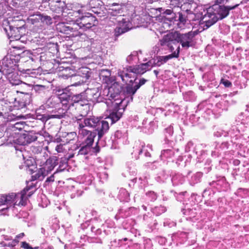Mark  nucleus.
<instances>
[{"label":"nucleus","instance_id":"nucleus-1","mask_svg":"<svg viewBox=\"0 0 249 249\" xmlns=\"http://www.w3.org/2000/svg\"><path fill=\"white\" fill-rule=\"evenodd\" d=\"M239 5L238 4L232 6H225L218 4L209 7L205 12L202 20L205 22L206 28L214 24L218 19L226 18L229 14V11L234 9Z\"/></svg>","mask_w":249,"mask_h":249},{"label":"nucleus","instance_id":"nucleus-2","mask_svg":"<svg viewBox=\"0 0 249 249\" xmlns=\"http://www.w3.org/2000/svg\"><path fill=\"white\" fill-rule=\"evenodd\" d=\"M107 84L103 90V95L107 96L106 100L108 99L107 102H113L112 100H115V99H120L119 94L122 92L123 89V84L119 81H117V79H104Z\"/></svg>","mask_w":249,"mask_h":249},{"label":"nucleus","instance_id":"nucleus-3","mask_svg":"<svg viewBox=\"0 0 249 249\" xmlns=\"http://www.w3.org/2000/svg\"><path fill=\"white\" fill-rule=\"evenodd\" d=\"M19 55L7 54L2 60V65H0V78L12 72L19 61ZM1 62H0V64Z\"/></svg>","mask_w":249,"mask_h":249},{"label":"nucleus","instance_id":"nucleus-4","mask_svg":"<svg viewBox=\"0 0 249 249\" xmlns=\"http://www.w3.org/2000/svg\"><path fill=\"white\" fill-rule=\"evenodd\" d=\"M155 64V61L153 59L150 60L148 62L135 66L134 68L130 67L129 69L119 72L121 78L134 77L132 73L136 75L142 74L147 71L149 70Z\"/></svg>","mask_w":249,"mask_h":249},{"label":"nucleus","instance_id":"nucleus-5","mask_svg":"<svg viewBox=\"0 0 249 249\" xmlns=\"http://www.w3.org/2000/svg\"><path fill=\"white\" fill-rule=\"evenodd\" d=\"M123 100L115 99L113 102H106L108 108L112 110L109 116L106 119L111 121L113 124L118 121L122 117L123 112L124 110V106L122 105Z\"/></svg>","mask_w":249,"mask_h":249},{"label":"nucleus","instance_id":"nucleus-6","mask_svg":"<svg viewBox=\"0 0 249 249\" xmlns=\"http://www.w3.org/2000/svg\"><path fill=\"white\" fill-rule=\"evenodd\" d=\"M85 124L89 125L90 128H95L97 132L98 140L107 133L109 128L107 121L100 120L95 118H86Z\"/></svg>","mask_w":249,"mask_h":249},{"label":"nucleus","instance_id":"nucleus-7","mask_svg":"<svg viewBox=\"0 0 249 249\" xmlns=\"http://www.w3.org/2000/svg\"><path fill=\"white\" fill-rule=\"evenodd\" d=\"M59 99L63 105H68L69 107L71 106H73L74 103H80V105L83 106L84 104H86V102H87L84 92L76 94L72 93L67 94L63 92L60 94Z\"/></svg>","mask_w":249,"mask_h":249},{"label":"nucleus","instance_id":"nucleus-8","mask_svg":"<svg viewBox=\"0 0 249 249\" xmlns=\"http://www.w3.org/2000/svg\"><path fill=\"white\" fill-rule=\"evenodd\" d=\"M77 24H75L74 21L70 23L60 22L56 24L57 30L62 33L69 35L70 36L76 37L83 35L80 31L77 30Z\"/></svg>","mask_w":249,"mask_h":249},{"label":"nucleus","instance_id":"nucleus-9","mask_svg":"<svg viewBox=\"0 0 249 249\" xmlns=\"http://www.w3.org/2000/svg\"><path fill=\"white\" fill-rule=\"evenodd\" d=\"M96 18L91 14L87 13L85 16L77 19L74 21L75 24H77V30L79 29L86 30L90 29L95 25Z\"/></svg>","mask_w":249,"mask_h":249},{"label":"nucleus","instance_id":"nucleus-10","mask_svg":"<svg viewBox=\"0 0 249 249\" xmlns=\"http://www.w3.org/2000/svg\"><path fill=\"white\" fill-rule=\"evenodd\" d=\"M146 81L145 79L139 80V79H134L133 81L131 80L129 83L124 87L122 92L124 95L126 96H130L131 100H133L132 96L136 93L141 86L143 85Z\"/></svg>","mask_w":249,"mask_h":249},{"label":"nucleus","instance_id":"nucleus-11","mask_svg":"<svg viewBox=\"0 0 249 249\" xmlns=\"http://www.w3.org/2000/svg\"><path fill=\"white\" fill-rule=\"evenodd\" d=\"M25 164L27 172L32 175V180H42L45 176H47V173H45L42 168L37 169L32 160H27Z\"/></svg>","mask_w":249,"mask_h":249},{"label":"nucleus","instance_id":"nucleus-12","mask_svg":"<svg viewBox=\"0 0 249 249\" xmlns=\"http://www.w3.org/2000/svg\"><path fill=\"white\" fill-rule=\"evenodd\" d=\"M178 32L170 33L164 36L163 38L160 40V44L162 46H167L171 52H173L175 49L173 45L176 46L177 48L179 46L178 44Z\"/></svg>","mask_w":249,"mask_h":249},{"label":"nucleus","instance_id":"nucleus-13","mask_svg":"<svg viewBox=\"0 0 249 249\" xmlns=\"http://www.w3.org/2000/svg\"><path fill=\"white\" fill-rule=\"evenodd\" d=\"M2 25L3 29L8 38L12 39L11 41H13L15 39L18 40L20 39L21 37L20 30L22 29V27H14L10 25L9 21L7 20L4 21Z\"/></svg>","mask_w":249,"mask_h":249},{"label":"nucleus","instance_id":"nucleus-14","mask_svg":"<svg viewBox=\"0 0 249 249\" xmlns=\"http://www.w3.org/2000/svg\"><path fill=\"white\" fill-rule=\"evenodd\" d=\"M43 137L39 133H29L20 135L17 139V143L19 145H25L32 142L38 140L42 142Z\"/></svg>","mask_w":249,"mask_h":249},{"label":"nucleus","instance_id":"nucleus-15","mask_svg":"<svg viewBox=\"0 0 249 249\" xmlns=\"http://www.w3.org/2000/svg\"><path fill=\"white\" fill-rule=\"evenodd\" d=\"M197 34L196 31H191L185 34L178 32V44L180 42L183 48H189L192 46L193 38Z\"/></svg>","mask_w":249,"mask_h":249},{"label":"nucleus","instance_id":"nucleus-16","mask_svg":"<svg viewBox=\"0 0 249 249\" xmlns=\"http://www.w3.org/2000/svg\"><path fill=\"white\" fill-rule=\"evenodd\" d=\"M118 25L115 29V33L117 36L124 33L131 29V24L129 19L124 18L121 15L117 18Z\"/></svg>","mask_w":249,"mask_h":249},{"label":"nucleus","instance_id":"nucleus-17","mask_svg":"<svg viewBox=\"0 0 249 249\" xmlns=\"http://www.w3.org/2000/svg\"><path fill=\"white\" fill-rule=\"evenodd\" d=\"M18 195H16L14 193H11L8 195H2L0 196V205H6V207H4L1 209V210H4L5 209H8L9 207L11 206L16 199L18 197Z\"/></svg>","mask_w":249,"mask_h":249},{"label":"nucleus","instance_id":"nucleus-18","mask_svg":"<svg viewBox=\"0 0 249 249\" xmlns=\"http://www.w3.org/2000/svg\"><path fill=\"white\" fill-rule=\"evenodd\" d=\"M180 51V47L178 46L176 51L173 52L172 53L165 56H160L158 58V65L160 66L161 64L166 62L168 60L173 58H178L179 56Z\"/></svg>","mask_w":249,"mask_h":249},{"label":"nucleus","instance_id":"nucleus-19","mask_svg":"<svg viewBox=\"0 0 249 249\" xmlns=\"http://www.w3.org/2000/svg\"><path fill=\"white\" fill-rule=\"evenodd\" d=\"M86 127H90L89 125L85 124V119L83 122L79 124L78 126V133L80 137H88L90 134H94L95 133L91 132L90 130H87L85 128Z\"/></svg>","mask_w":249,"mask_h":249},{"label":"nucleus","instance_id":"nucleus-20","mask_svg":"<svg viewBox=\"0 0 249 249\" xmlns=\"http://www.w3.org/2000/svg\"><path fill=\"white\" fill-rule=\"evenodd\" d=\"M56 160L53 159H49L47 160L45 165L42 167L43 171L45 173L48 174L52 171L56 165Z\"/></svg>","mask_w":249,"mask_h":249},{"label":"nucleus","instance_id":"nucleus-21","mask_svg":"<svg viewBox=\"0 0 249 249\" xmlns=\"http://www.w3.org/2000/svg\"><path fill=\"white\" fill-rule=\"evenodd\" d=\"M122 5L117 3H113L109 5L108 13L113 16H116L122 12Z\"/></svg>","mask_w":249,"mask_h":249},{"label":"nucleus","instance_id":"nucleus-22","mask_svg":"<svg viewBox=\"0 0 249 249\" xmlns=\"http://www.w3.org/2000/svg\"><path fill=\"white\" fill-rule=\"evenodd\" d=\"M19 71L22 73L27 74L29 75V77L31 78H35L36 77L37 74L40 71L39 69H34L33 70H31L29 69H21V68L19 69Z\"/></svg>","mask_w":249,"mask_h":249},{"label":"nucleus","instance_id":"nucleus-23","mask_svg":"<svg viewBox=\"0 0 249 249\" xmlns=\"http://www.w3.org/2000/svg\"><path fill=\"white\" fill-rule=\"evenodd\" d=\"M78 73L82 78H89L91 76L90 70L87 67H82L79 69Z\"/></svg>","mask_w":249,"mask_h":249},{"label":"nucleus","instance_id":"nucleus-24","mask_svg":"<svg viewBox=\"0 0 249 249\" xmlns=\"http://www.w3.org/2000/svg\"><path fill=\"white\" fill-rule=\"evenodd\" d=\"M129 196L128 192L124 188H121L119 190L118 197L121 201H127Z\"/></svg>","mask_w":249,"mask_h":249},{"label":"nucleus","instance_id":"nucleus-25","mask_svg":"<svg viewBox=\"0 0 249 249\" xmlns=\"http://www.w3.org/2000/svg\"><path fill=\"white\" fill-rule=\"evenodd\" d=\"M96 133L94 134H90L88 137H87L85 139L83 144L86 146H89V147H91L92 145L94 138L95 137Z\"/></svg>","mask_w":249,"mask_h":249},{"label":"nucleus","instance_id":"nucleus-26","mask_svg":"<svg viewBox=\"0 0 249 249\" xmlns=\"http://www.w3.org/2000/svg\"><path fill=\"white\" fill-rule=\"evenodd\" d=\"M66 113V111L65 109L63 108H59L56 113L54 114L51 115V118H58L61 119L64 117L65 116V114Z\"/></svg>","mask_w":249,"mask_h":249},{"label":"nucleus","instance_id":"nucleus-27","mask_svg":"<svg viewBox=\"0 0 249 249\" xmlns=\"http://www.w3.org/2000/svg\"><path fill=\"white\" fill-rule=\"evenodd\" d=\"M102 5V2L100 0H90L89 2L90 8H101Z\"/></svg>","mask_w":249,"mask_h":249},{"label":"nucleus","instance_id":"nucleus-28","mask_svg":"<svg viewBox=\"0 0 249 249\" xmlns=\"http://www.w3.org/2000/svg\"><path fill=\"white\" fill-rule=\"evenodd\" d=\"M50 81H43V84H36L34 86V89L36 90H44L49 88Z\"/></svg>","mask_w":249,"mask_h":249},{"label":"nucleus","instance_id":"nucleus-29","mask_svg":"<svg viewBox=\"0 0 249 249\" xmlns=\"http://www.w3.org/2000/svg\"><path fill=\"white\" fill-rule=\"evenodd\" d=\"M31 187H27L21 192V194L20 196L21 200H20V202H19L18 205H20V204H21V205H25L26 199H24V197H25V196L27 195V192L29 191V190L31 189Z\"/></svg>","mask_w":249,"mask_h":249},{"label":"nucleus","instance_id":"nucleus-30","mask_svg":"<svg viewBox=\"0 0 249 249\" xmlns=\"http://www.w3.org/2000/svg\"><path fill=\"white\" fill-rule=\"evenodd\" d=\"M30 98V96L29 95L27 94L26 96H25L24 97H23L22 99H20L19 101H18V107L19 108H23L25 107L27 104L29 103V102H27V99Z\"/></svg>","mask_w":249,"mask_h":249},{"label":"nucleus","instance_id":"nucleus-31","mask_svg":"<svg viewBox=\"0 0 249 249\" xmlns=\"http://www.w3.org/2000/svg\"><path fill=\"white\" fill-rule=\"evenodd\" d=\"M166 211L165 207L160 206L158 207H155L152 209V212L156 215H159L161 213H164Z\"/></svg>","mask_w":249,"mask_h":249},{"label":"nucleus","instance_id":"nucleus-32","mask_svg":"<svg viewBox=\"0 0 249 249\" xmlns=\"http://www.w3.org/2000/svg\"><path fill=\"white\" fill-rule=\"evenodd\" d=\"M91 148L89 146L83 145L80 149L78 152V155H86L88 154L91 150Z\"/></svg>","mask_w":249,"mask_h":249},{"label":"nucleus","instance_id":"nucleus-33","mask_svg":"<svg viewBox=\"0 0 249 249\" xmlns=\"http://www.w3.org/2000/svg\"><path fill=\"white\" fill-rule=\"evenodd\" d=\"M25 123L24 122L19 121L11 124L12 127L18 130H21L24 128Z\"/></svg>","mask_w":249,"mask_h":249},{"label":"nucleus","instance_id":"nucleus-34","mask_svg":"<svg viewBox=\"0 0 249 249\" xmlns=\"http://www.w3.org/2000/svg\"><path fill=\"white\" fill-rule=\"evenodd\" d=\"M36 118L38 120H41L42 122H46L49 119H51L50 115L45 114H39L36 113Z\"/></svg>","mask_w":249,"mask_h":249},{"label":"nucleus","instance_id":"nucleus-35","mask_svg":"<svg viewBox=\"0 0 249 249\" xmlns=\"http://www.w3.org/2000/svg\"><path fill=\"white\" fill-rule=\"evenodd\" d=\"M40 19L42 21L45 22L46 24H50L52 23V18L48 16H40Z\"/></svg>","mask_w":249,"mask_h":249},{"label":"nucleus","instance_id":"nucleus-36","mask_svg":"<svg viewBox=\"0 0 249 249\" xmlns=\"http://www.w3.org/2000/svg\"><path fill=\"white\" fill-rule=\"evenodd\" d=\"M9 82L13 86H17L19 85L20 84H25L22 82L20 79H9Z\"/></svg>","mask_w":249,"mask_h":249},{"label":"nucleus","instance_id":"nucleus-37","mask_svg":"<svg viewBox=\"0 0 249 249\" xmlns=\"http://www.w3.org/2000/svg\"><path fill=\"white\" fill-rule=\"evenodd\" d=\"M170 2V5L171 7H178L180 5V0H169Z\"/></svg>","mask_w":249,"mask_h":249},{"label":"nucleus","instance_id":"nucleus-38","mask_svg":"<svg viewBox=\"0 0 249 249\" xmlns=\"http://www.w3.org/2000/svg\"><path fill=\"white\" fill-rule=\"evenodd\" d=\"M23 117V115L16 116L13 114H11L8 115V120L10 121H16V120H18L19 119L22 118Z\"/></svg>","mask_w":249,"mask_h":249},{"label":"nucleus","instance_id":"nucleus-39","mask_svg":"<svg viewBox=\"0 0 249 249\" xmlns=\"http://www.w3.org/2000/svg\"><path fill=\"white\" fill-rule=\"evenodd\" d=\"M54 181V175H52L50 177H48L45 181L44 184L45 186H49L50 183H52Z\"/></svg>","mask_w":249,"mask_h":249},{"label":"nucleus","instance_id":"nucleus-40","mask_svg":"<svg viewBox=\"0 0 249 249\" xmlns=\"http://www.w3.org/2000/svg\"><path fill=\"white\" fill-rule=\"evenodd\" d=\"M56 101L54 98H49L47 101L46 104L50 107H53L55 106Z\"/></svg>","mask_w":249,"mask_h":249},{"label":"nucleus","instance_id":"nucleus-41","mask_svg":"<svg viewBox=\"0 0 249 249\" xmlns=\"http://www.w3.org/2000/svg\"><path fill=\"white\" fill-rule=\"evenodd\" d=\"M221 83H223L226 87L231 86V83L225 79H221Z\"/></svg>","mask_w":249,"mask_h":249},{"label":"nucleus","instance_id":"nucleus-42","mask_svg":"<svg viewBox=\"0 0 249 249\" xmlns=\"http://www.w3.org/2000/svg\"><path fill=\"white\" fill-rule=\"evenodd\" d=\"M146 195L151 197V200H154L157 199L156 194L153 191H150L146 193Z\"/></svg>","mask_w":249,"mask_h":249},{"label":"nucleus","instance_id":"nucleus-43","mask_svg":"<svg viewBox=\"0 0 249 249\" xmlns=\"http://www.w3.org/2000/svg\"><path fill=\"white\" fill-rule=\"evenodd\" d=\"M21 247L25 249H33V248L31 247L29 244L26 242H22Z\"/></svg>","mask_w":249,"mask_h":249},{"label":"nucleus","instance_id":"nucleus-44","mask_svg":"<svg viewBox=\"0 0 249 249\" xmlns=\"http://www.w3.org/2000/svg\"><path fill=\"white\" fill-rule=\"evenodd\" d=\"M123 133L120 130L116 131L114 134L115 137L117 139H120L121 138H122L123 137Z\"/></svg>","mask_w":249,"mask_h":249},{"label":"nucleus","instance_id":"nucleus-45","mask_svg":"<svg viewBox=\"0 0 249 249\" xmlns=\"http://www.w3.org/2000/svg\"><path fill=\"white\" fill-rule=\"evenodd\" d=\"M67 166V163L66 162H65V161L61 162L60 164L59 165V167L60 170H61V171L63 170L64 169L66 168Z\"/></svg>","mask_w":249,"mask_h":249},{"label":"nucleus","instance_id":"nucleus-46","mask_svg":"<svg viewBox=\"0 0 249 249\" xmlns=\"http://www.w3.org/2000/svg\"><path fill=\"white\" fill-rule=\"evenodd\" d=\"M55 150L58 153L62 152L63 150V145L62 144L57 145L55 147Z\"/></svg>","mask_w":249,"mask_h":249},{"label":"nucleus","instance_id":"nucleus-47","mask_svg":"<svg viewBox=\"0 0 249 249\" xmlns=\"http://www.w3.org/2000/svg\"><path fill=\"white\" fill-rule=\"evenodd\" d=\"M41 151L42 148L41 147H33L32 149V151L36 154L40 153Z\"/></svg>","mask_w":249,"mask_h":249},{"label":"nucleus","instance_id":"nucleus-48","mask_svg":"<svg viewBox=\"0 0 249 249\" xmlns=\"http://www.w3.org/2000/svg\"><path fill=\"white\" fill-rule=\"evenodd\" d=\"M90 10L92 12L97 15L101 13V8H90Z\"/></svg>","mask_w":249,"mask_h":249},{"label":"nucleus","instance_id":"nucleus-49","mask_svg":"<svg viewBox=\"0 0 249 249\" xmlns=\"http://www.w3.org/2000/svg\"><path fill=\"white\" fill-rule=\"evenodd\" d=\"M98 142L96 143V146L93 148V152L97 153H98L100 151V147L98 145Z\"/></svg>","mask_w":249,"mask_h":249},{"label":"nucleus","instance_id":"nucleus-50","mask_svg":"<svg viewBox=\"0 0 249 249\" xmlns=\"http://www.w3.org/2000/svg\"><path fill=\"white\" fill-rule=\"evenodd\" d=\"M84 84H85V82H84L83 80H82V81H80L78 82L75 83L74 84H72L71 86H81L82 85H84Z\"/></svg>","mask_w":249,"mask_h":249},{"label":"nucleus","instance_id":"nucleus-51","mask_svg":"<svg viewBox=\"0 0 249 249\" xmlns=\"http://www.w3.org/2000/svg\"><path fill=\"white\" fill-rule=\"evenodd\" d=\"M132 57H135L136 58L137 57V53L136 52H134L132 54L129 55L127 58V60H130L131 59H132Z\"/></svg>","mask_w":249,"mask_h":249},{"label":"nucleus","instance_id":"nucleus-52","mask_svg":"<svg viewBox=\"0 0 249 249\" xmlns=\"http://www.w3.org/2000/svg\"><path fill=\"white\" fill-rule=\"evenodd\" d=\"M179 20L182 23L185 21V18L182 14H179Z\"/></svg>","mask_w":249,"mask_h":249},{"label":"nucleus","instance_id":"nucleus-53","mask_svg":"<svg viewBox=\"0 0 249 249\" xmlns=\"http://www.w3.org/2000/svg\"><path fill=\"white\" fill-rule=\"evenodd\" d=\"M49 4H51L52 6L54 3H60L61 2V0H49Z\"/></svg>","mask_w":249,"mask_h":249},{"label":"nucleus","instance_id":"nucleus-54","mask_svg":"<svg viewBox=\"0 0 249 249\" xmlns=\"http://www.w3.org/2000/svg\"><path fill=\"white\" fill-rule=\"evenodd\" d=\"M18 238H17L16 237V238L12 241V243H13L14 246H16L18 243Z\"/></svg>","mask_w":249,"mask_h":249},{"label":"nucleus","instance_id":"nucleus-55","mask_svg":"<svg viewBox=\"0 0 249 249\" xmlns=\"http://www.w3.org/2000/svg\"><path fill=\"white\" fill-rule=\"evenodd\" d=\"M173 12V10L171 9H167L165 11V13L167 15H171L172 13Z\"/></svg>","mask_w":249,"mask_h":249},{"label":"nucleus","instance_id":"nucleus-56","mask_svg":"<svg viewBox=\"0 0 249 249\" xmlns=\"http://www.w3.org/2000/svg\"><path fill=\"white\" fill-rule=\"evenodd\" d=\"M24 236V233H21L16 236L17 238H22Z\"/></svg>","mask_w":249,"mask_h":249},{"label":"nucleus","instance_id":"nucleus-57","mask_svg":"<svg viewBox=\"0 0 249 249\" xmlns=\"http://www.w3.org/2000/svg\"><path fill=\"white\" fill-rule=\"evenodd\" d=\"M228 0H217V2L219 4H221L224 2H226Z\"/></svg>","mask_w":249,"mask_h":249},{"label":"nucleus","instance_id":"nucleus-58","mask_svg":"<svg viewBox=\"0 0 249 249\" xmlns=\"http://www.w3.org/2000/svg\"><path fill=\"white\" fill-rule=\"evenodd\" d=\"M30 60H31L32 61H35V60L33 58H30V60H28L26 61V62L27 63H30Z\"/></svg>","mask_w":249,"mask_h":249},{"label":"nucleus","instance_id":"nucleus-59","mask_svg":"<svg viewBox=\"0 0 249 249\" xmlns=\"http://www.w3.org/2000/svg\"><path fill=\"white\" fill-rule=\"evenodd\" d=\"M19 152H20V153L18 154V156H20V155L21 154V155L23 157V159H24V156L23 154L22 153V151H19Z\"/></svg>","mask_w":249,"mask_h":249},{"label":"nucleus","instance_id":"nucleus-60","mask_svg":"<svg viewBox=\"0 0 249 249\" xmlns=\"http://www.w3.org/2000/svg\"><path fill=\"white\" fill-rule=\"evenodd\" d=\"M8 247H15V246H14L13 245V243H12V242L10 243H9L8 244Z\"/></svg>","mask_w":249,"mask_h":249},{"label":"nucleus","instance_id":"nucleus-61","mask_svg":"<svg viewBox=\"0 0 249 249\" xmlns=\"http://www.w3.org/2000/svg\"><path fill=\"white\" fill-rule=\"evenodd\" d=\"M8 247H15V246H14L13 245V243H12V242L10 243H9L8 244Z\"/></svg>","mask_w":249,"mask_h":249},{"label":"nucleus","instance_id":"nucleus-62","mask_svg":"<svg viewBox=\"0 0 249 249\" xmlns=\"http://www.w3.org/2000/svg\"><path fill=\"white\" fill-rule=\"evenodd\" d=\"M173 127L171 126H170L169 128L166 129L167 130H169L171 132H172Z\"/></svg>","mask_w":249,"mask_h":249},{"label":"nucleus","instance_id":"nucleus-63","mask_svg":"<svg viewBox=\"0 0 249 249\" xmlns=\"http://www.w3.org/2000/svg\"><path fill=\"white\" fill-rule=\"evenodd\" d=\"M249 1V0H243L241 2L245 3L248 2Z\"/></svg>","mask_w":249,"mask_h":249},{"label":"nucleus","instance_id":"nucleus-64","mask_svg":"<svg viewBox=\"0 0 249 249\" xmlns=\"http://www.w3.org/2000/svg\"><path fill=\"white\" fill-rule=\"evenodd\" d=\"M95 230V228L94 227L92 226V227H91V230L93 232Z\"/></svg>","mask_w":249,"mask_h":249}]
</instances>
